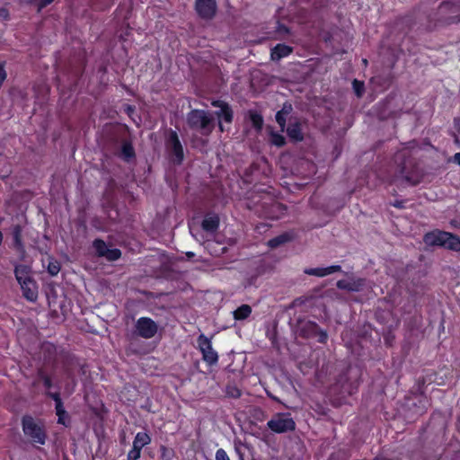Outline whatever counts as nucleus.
<instances>
[{
    "label": "nucleus",
    "instance_id": "obj_1",
    "mask_svg": "<svg viewBox=\"0 0 460 460\" xmlns=\"http://www.w3.org/2000/svg\"><path fill=\"white\" fill-rule=\"evenodd\" d=\"M246 207L259 217L278 220L286 215L288 208L267 192H260L248 199Z\"/></svg>",
    "mask_w": 460,
    "mask_h": 460
},
{
    "label": "nucleus",
    "instance_id": "obj_2",
    "mask_svg": "<svg viewBox=\"0 0 460 460\" xmlns=\"http://www.w3.org/2000/svg\"><path fill=\"white\" fill-rule=\"evenodd\" d=\"M394 162L398 164L396 174L387 181L393 183L396 178H402L409 185H418L423 177L422 172L414 159L411 156L410 152L402 150L397 152L394 155Z\"/></svg>",
    "mask_w": 460,
    "mask_h": 460
},
{
    "label": "nucleus",
    "instance_id": "obj_3",
    "mask_svg": "<svg viewBox=\"0 0 460 460\" xmlns=\"http://www.w3.org/2000/svg\"><path fill=\"white\" fill-rule=\"evenodd\" d=\"M21 425L24 436L31 444L41 446L46 444L48 433L43 420L25 414L22 417Z\"/></svg>",
    "mask_w": 460,
    "mask_h": 460
},
{
    "label": "nucleus",
    "instance_id": "obj_4",
    "mask_svg": "<svg viewBox=\"0 0 460 460\" xmlns=\"http://www.w3.org/2000/svg\"><path fill=\"white\" fill-rule=\"evenodd\" d=\"M429 22L434 26H444L460 22V0L444 1L440 4L434 17L429 15Z\"/></svg>",
    "mask_w": 460,
    "mask_h": 460
},
{
    "label": "nucleus",
    "instance_id": "obj_5",
    "mask_svg": "<svg viewBox=\"0 0 460 460\" xmlns=\"http://www.w3.org/2000/svg\"><path fill=\"white\" fill-rule=\"evenodd\" d=\"M187 124L189 128L208 137L215 128L213 115L205 110H191L187 115Z\"/></svg>",
    "mask_w": 460,
    "mask_h": 460
},
{
    "label": "nucleus",
    "instance_id": "obj_6",
    "mask_svg": "<svg viewBox=\"0 0 460 460\" xmlns=\"http://www.w3.org/2000/svg\"><path fill=\"white\" fill-rule=\"evenodd\" d=\"M423 242L428 246H439L454 252L460 251V238L455 234L438 229L426 233Z\"/></svg>",
    "mask_w": 460,
    "mask_h": 460
},
{
    "label": "nucleus",
    "instance_id": "obj_7",
    "mask_svg": "<svg viewBox=\"0 0 460 460\" xmlns=\"http://www.w3.org/2000/svg\"><path fill=\"white\" fill-rule=\"evenodd\" d=\"M296 332L304 339H316L319 343L325 344L328 341V333L315 322L310 320H298Z\"/></svg>",
    "mask_w": 460,
    "mask_h": 460
},
{
    "label": "nucleus",
    "instance_id": "obj_8",
    "mask_svg": "<svg viewBox=\"0 0 460 460\" xmlns=\"http://www.w3.org/2000/svg\"><path fill=\"white\" fill-rule=\"evenodd\" d=\"M359 385L358 378L352 379L349 376V372L345 371L339 375L332 390L337 393L341 398H346L358 392Z\"/></svg>",
    "mask_w": 460,
    "mask_h": 460
},
{
    "label": "nucleus",
    "instance_id": "obj_9",
    "mask_svg": "<svg viewBox=\"0 0 460 460\" xmlns=\"http://www.w3.org/2000/svg\"><path fill=\"white\" fill-rule=\"evenodd\" d=\"M165 147L170 162L181 165L184 160V150L176 131L171 129L165 140Z\"/></svg>",
    "mask_w": 460,
    "mask_h": 460
},
{
    "label": "nucleus",
    "instance_id": "obj_10",
    "mask_svg": "<svg viewBox=\"0 0 460 460\" xmlns=\"http://www.w3.org/2000/svg\"><path fill=\"white\" fill-rule=\"evenodd\" d=\"M267 428L273 433L282 434L296 429V422L289 412H278L267 422Z\"/></svg>",
    "mask_w": 460,
    "mask_h": 460
},
{
    "label": "nucleus",
    "instance_id": "obj_11",
    "mask_svg": "<svg viewBox=\"0 0 460 460\" xmlns=\"http://www.w3.org/2000/svg\"><path fill=\"white\" fill-rule=\"evenodd\" d=\"M198 349L202 355L203 361L208 366H215L218 362V354L212 346L211 339L201 333L197 338Z\"/></svg>",
    "mask_w": 460,
    "mask_h": 460
},
{
    "label": "nucleus",
    "instance_id": "obj_12",
    "mask_svg": "<svg viewBox=\"0 0 460 460\" xmlns=\"http://www.w3.org/2000/svg\"><path fill=\"white\" fill-rule=\"evenodd\" d=\"M211 105L219 110L214 111V115L218 120V128L221 132L225 131L223 122L231 124L234 120V111L231 105L222 100H213Z\"/></svg>",
    "mask_w": 460,
    "mask_h": 460
},
{
    "label": "nucleus",
    "instance_id": "obj_13",
    "mask_svg": "<svg viewBox=\"0 0 460 460\" xmlns=\"http://www.w3.org/2000/svg\"><path fill=\"white\" fill-rule=\"evenodd\" d=\"M135 329L137 336L147 340L155 336L158 325L153 319L143 316L137 320Z\"/></svg>",
    "mask_w": 460,
    "mask_h": 460
},
{
    "label": "nucleus",
    "instance_id": "obj_14",
    "mask_svg": "<svg viewBox=\"0 0 460 460\" xmlns=\"http://www.w3.org/2000/svg\"><path fill=\"white\" fill-rule=\"evenodd\" d=\"M93 247L95 251L96 256L105 258L108 261H118L122 254L121 251L118 248L110 249L106 243L101 238L93 240Z\"/></svg>",
    "mask_w": 460,
    "mask_h": 460
},
{
    "label": "nucleus",
    "instance_id": "obj_15",
    "mask_svg": "<svg viewBox=\"0 0 460 460\" xmlns=\"http://www.w3.org/2000/svg\"><path fill=\"white\" fill-rule=\"evenodd\" d=\"M195 12L203 20H212L217 11V0H195Z\"/></svg>",
    "mask_w": 460,
    "mask_h": 460
},
{
    "label": "nucleus",
    "instance_id": "obj_16",
    "mask_svg": "<svg viewBox=\"0 0 460 460\" xmlns=\"http://www.w3.org/2000/svg\"><path fill=\"white\" fill-rule=\"evenodd\" d=\"M46 396L51 398L55 402V411L58 416V423L65 427H69L71 419L66 411L60 394L58 392H46Z\"/></svg>",
    "mask_w": 460,
    "mask_h": 460
},
{
    "label": "nucleus",
    "instance_id": "obj_17",
    "mask_svg": "<svg viewBox=\"0 0 460 460\" xmlns=\"http://www.w3.org/2000/svg\"><path fill=\"white\" fill-rule=\"evenodd\" d=\"M289 140L293 143L302 142L305 138L301 119L295 116H290L288 124L286 126L285 130Z\"/></svg>",
    "mask_w": 460,
    "mask_h": 460
},
{
    "label": "nucleus",
    "instance_id": "obj_18",
    "mask_svg": "<svg viewBox=\"0 0 460 460\" xmlns=\"http://www.w3.org/2000/svg\"><path fill=\"white\" fill-rule=\"evenodd\" d=\"M367 280L364 278L351 279L349 280L340 279L336 283V287L341 290L350 292H360L366 287Z\"/></svg>",
    "mask_w": 460,
    "mask_h": 460
},
{
    "label": "nucleus",
    "instance_id": "obj_19",
    "mask_svg": "<svg viewBox=\"0 0 460 460\" xmlns=\"http://www.w3.org/2000/svg\"><path fill=\"white\" fill-rule=\"evenodd\" d=\"M22 291V296L30 302H35L38 298V285L32 279H27L22 283H19Z\"/></svg>",
    "mask_w": 460,
    "mask_h": 460
},
{
    "label": "nucleus",
    "instance_id": "obj_20",
    "mask_svg": "<svg viewBox=\"0 0 460 460\" xmlns=\"http://www.w3.org/2000/svg\"><path fill=\"white\" fill-rule=\"evenodd\" d=\"M219 225L220 217L215 212H208L201 222V227L207 233H216L219 228Z\"/></svg>",
    "mask_w": 460,
    "mask_h": 460
},
{
    "label": "nucleus",
    "instance_id": "obj_21",
    "mask_svg": "<svg viewBox=\"0 0 460 460\" xmlns=\"http://www.w3.org/2000/svg\"><path fill=\"white\" fill-rule=\"evenodd\" d=\"M114 155L124 162L129 163L136 158V151L130 140L124 139L121 143V147Z\"/></svg>",
    "mask_w": 460,
    "mask_h": 460
},
{
    "label": "nucleus",
    "instance_id": "obj_22",
    "mask_svg": "<svg viewBox=\"0 0 460 460\" xmlns=\"http://www.w3.org/2000/svg\"><path fill=\"white\" fill-rule=\"evenodd\" d=\"M293 111V106L289 102H285L282 108L277 111L275 119L280 128L281 132H284L288 118L289 119L290 114Z\"/></svg>",
    "mask_w": 460,
    "mask_h": 460
},
{
    "label": "nucleus",
    "instance_id": "obj_23",
    "mask_svg": "<svg viewBox=\"0 0 460 460\" xmlns=\"http://www.w3.org/2000/svg\"><path fill=\"white\" fill-rule=\"evenodd\" d=\"M341 270L340 265H331L324 268H306L304 270V273L309 276L323 278L335 272H341Z\"/></svg>",
    "mask_w": 460,
    "mask_h": 460
},
{
    "label": "nucleus",
    "instance_id": "obj_24",
    "mask_svg": "<svg viewBox=\"0 0 460 460\" xmlns=\"http://www.w3.org/2000/svg\"><path fill=\"white\" fill-rule=\"evenodd\" d=\"M13 246L19 253L25 252V246L22 242V227L21 225L12 226Z\"/></svg>",
    "mask_w": 460,
    "mask_h": 460
},
{
    "label": "nucleus",
    "instance_id": "obj_25",
    "mask_svg": "<svg viewBox=\"0 0 460 460\" xmlns=\"http://www.w3.org/2000/svg\"><path fill=\"white\" fill-rule=\"evenodd\" d=\"M429 405H430L429 401L426 396L420 397L417 400V402L412 403L413 413L410 418L412 420H414L417 418H419L420 416H422L424 413H426Z\"/></svg>",
    "mask_w": 460,
    "mask_h": 460
},
{
    "label": "nucleus",
    "instance_id": "obj_26",
    "mask_svg": "<svg viewBox=\"0 0 460 460\" xmlns=\"http://www.w3.org/2000/svg\"><path fill=\"white\" fill-rule=\"evenodd\" d=\"M292 52V47L284 43H279L271 49L270 57L273 61H279L289 56Z\"/></svg>",
    "mask_w": 460,
    "mask_h": 460
},
{
    "label": "nucleus",
    "instance_id": "obj_27",
    "mask_svg": "<svg viewBox=\"0 0 460 460\" xmlns=\"http://www.w3.org/2000/svg\"><path fill=\"white\" fill-rule=\"evenodd\" d=\"M14 276L18 283H22L27 279H32L31 276V267L24 264L14 265Z\"/></svg>",
    "mask_w": 460,
    "mask_h": 460
},
{
    "label": "nucleus",
    "instance_id": "obj_28",
    "mask_svg": "<svg viewBox=\"0 0 460 460\" xmlns=\"http://www.w3.org/2000/svg\"><path fill=\"white\" fill-rule=\"evenodd\" d=\"M151 441V436L147 432H137L134 438L132 447L142 451V448L149 445Z\"/></svg>",
    "mask_w": 460,
    "mask_h": 460
},
{
    "label": "nucleus",
    "instance_id": "obj_29",
    "mask_svg": "<svg viewBox=\"0 0 460 460\" xmlns=\"http://www.w3.org/2000/svg\"><path fill=\"white\" fill-rule=\"evenodd\" d=\"M292 239L293 235L290 233L286 232L269 240L268 245L272 249L278 248L279 246L292 241Z\"/></svg>",
    "mask_w": 460,
    "mask_h": 460
},
{
    "label": "nucleus",
    "instance_id": "obj_30",
    "mask_svg": "<svg viewBox=\"0 0 460 460\" xmlns=\"http://www.w3.org/2000/svg\"><path fill=\"white\" fill-rule=\"evenodd\" d=\"M252 312L251 305L243 304L233 312V316L235 321H243L250 317Z\"/></svg>",
    "mask_w": 460,
    "mask_h": 460
},
{
    "label": "nucleus",
    "instance_id": "obj_31",
    "mask_svg": "<svg viewBox=\"0 0 460 460\" xmlns=\"http://www.w3.org/2000/svg\"><path fill=\"white\" fill-rule=\"evenodd\" d=\"M413 19H414L413 14L404 15V16L397 19L396 25L407 27L406 29H404V28L402 29L404 33H407L412 28Z\"/></svg>",
    "mask_w": 460,
    "mask_h": 460
},
{
    "label": "nucleus",
    "instance_id": "obj_32",
    "mask_svg": "<svg viewBox=\"0 0 460 460\" xmlns=\"http://www.w3.org/2000/svg\"><path fill=\"white\" fill-rule=\"evenodd\" d=\"M38 377L42 381L44 387L50 392V388L53 386L52 378L43 369L38 370Z\"/></svg>",
    "mask_w": 460,
    "mask_h": 460
},
{
    "label": "nucleus",
    "instance_id": "obj_33",
    "mask_svg": "<svg viewBox=\"0 0 460 460\" xmlns=\"http://www.w3.org/2000/svg\"><path fill=\"white\" fill-rule=\"evenodd\" d=\"M250 120L254 128L261 130L263 126V118L260 113L251 112Z\"/></svg>",
    "mask_w": 460,
    "mask_h": 460
},
{
    "label": "nucleus",
    "instance_id": "obj_34",
    "mask_svg": "<svg viewBox=\"0 0 460 460\" xmlns=\"http://www.w3.org/2000/svg\"><path fill=\"white\" fill-rule=\"evenodd\" d=\"M270 142L277 147H282L286 145V138L278 132H272L270 134Z\"/></svg>",
    "mask_w": 460,
    "mask_h": 460
},
{
    "label": "nucleus",
    "instance_id": "obj_35",
    "mask_svg": "<svg viewBox=\"0 0 460 460\" xmlns=\"http://www.w3.org/2000/svg\"><path fill=\"white\" fill-rule=\"evenodd\" d=\"M60 263L57 260H50L47 270L50 276H57L60 271Z\"/></svg>",
    "mask_w": 460,
    "mask_h": 460
},
{
    "label": "nucleus",
    "instance_id": "obj_36",
    "mask_svg": "<svg viewBox=\"0 0 460 460\" xmlns=\"http://www.w3.org/2000/svg\"><path fill=\"white\" fill-rule=\"evenodd\" d=\"M226 394L230 398L237 399L241 397L242 391L235 385H227Z\"/></svg>",
    "mask_w": 460,
    "mask_h": 460
},
{
    "label": "nucleus",
    "instance_id": "obj_37",
    "mask_svg": "<svg viewBox=\"0 0 460 460\" xmlns=\"http://www.w3.org/2000/svg\"><path fill=\"white\" fill-rule=\"evenodd\" d=\"M352 87H353L355 94L360 98L365 92L364 82L358 81V79H354L352 81Z\"/></svg>",
    "mask_w": 460,
    "mask_h": 460
},
{
    "label": "nucleus",
    "instance_id": "obj_38",
    "mask_svg": "<svg viewBox=\"0 0 460 460\" xmlns=\"http://www.w3.org/2000/svg\"><path fill=\"white\" fill-rule=\"evenodd\" d=\"M28 4H36L38 13L41 12L48 5L51 4L55 0H26Z\"/></svg>",
    "mask_w": 460,
    "mask_h": 460
},
{
    "label": "nucleus",
    "instance_id": "obj_39",
    "mask_svg": "<svg viewBox=\"0 0 460 460\" xmlns=\"http://www.w3.org/2000/svg\"><path fill=\"white\" fill-rule=\"evenodd\" d=\"M141 456V450L132 447V448L128 452L127 460H138Z\"/></svg>",
    "mask_w": 460,
    "mask_h": 460
},
{
    "label": "nucleus",
    "instance_id": "obj_40",
    "mask_svg": "<svg viewBox=\"0 0 460 460\" xmlns=\"http://www.w3.org/2000/svg\"><path fill=\"white\" fill-rule=\"evenodd\" d=\"M216 460H230L225 449L219 448L216 452Z\"/></svg>",
    "mask_w": 460,
    "mask_h": 460
},
{
    "label": "nucleus",
    "instance_id": "obj_41",
    "mask_svg": "<svg viewBox=\"0 0 460 460\" xmlns=\"http://www.w3.org/2000/svg\"><path fill=\"white\" fill-rule=\"evenodd\" d=\"M0 19L4 21L10 20V13L9 10L5 7H0Z\"/></svg>",
    "mask_w": 460,
    "mask_h": 460
},
{
    "label": "nucleus",
    "instance_id": "obj_42",
    "mask_svg": "<svg viewBox=\"0 0 460 460\" xmlns=\"http://www.w3.org/2000/svg\"><path fill=\"white\" fill-rule=\"evenodd\" d=\"M44 353L48 352L49 354H55L56 347L51 343H47L43 345Z\"/></svg>",
    "mask_w": 460,
    "mask_h": 460
},
{
    "label": "nucleus",
    "instance_id": "obj_43",
    "mask_svg": "<svg viewBox=\"0 0 460 460\" xmlns=\"http://www.w3.org/2000/svg\"><path fill=\"white\" fill-rule=\"evenodd\" d=\"M392 206L396 208H405V200H395L394 202L392 203Z\"/></svg>",
    "mask_w": 460,
    "mask_h": 460
},
{
    "label": "nucleus",
    "instance_id": "obj_44",
    "mask_svg": "<svg viewBox=\"0 0 460 460\" xmlns=\"http://www.w3.org/2000/svg\"><path fill=\"white\" fill-rule=\"evenodd\" d=\"M454 125L456 128L457 132L460 134V118H455L454 119Z\"/></svg>",
    "mask_w": 460,
    "mask_h": 460
},
{
    "label": "nucleus",
    "instance_id": "obj_45",
    "mask_svg": "<svg viewBox=\"0 0 460 460\" xmlns=\"http://www.w3.org/2000/svg\"><path fill=\"white\" fill-rule=\"evenodd\" d=\"M453 160L455 163H456L458 165H460V153L455 154Z\"/></svg>",
    "mask_w": 460,
    "mask_h": 460
},
{
    "label": "nucleus",
    "instance_id": "obj_46",
    "mask_svg": "<svg viewBox=\"0 0 460 460\" xmlns=\"http://www.w3.org/2000/svg\"><path fill=\"white\" fill-rule=\"evenodd\" d=\"M111 140L116 145L118 143V137H111Z\"/></svg>",
    "mask_w": 460,
    "mask_h": 460
},
{
    "label": "nucleus",
    "instance_id": "obj_47",
    "mask_svg": "<svg viewBox=\"0 0 460 460\" xmlns=\"http://www.w3.org/2000/svg\"><path fill=\"white\" fill-rule=\"evenodd\" d=\"M268 395H269L270 398H272L273 400L278 401V399H277L276 397H274V396L270 395V394H268Z\"/></svg>",
    "mask_w": 460,
    "mask_h": 460
},
{
    "label": "nucleus",
    "instance_id": "obj_48",
    "mask_svg": "<svg viewBox=\"0 0 460 460\" xmlns=\"http://www.w3.org/2000/svg\"><path fill=\"white\" fill-rule=\"evenodd\" d=\"M362 61H363V64H365V65L367 64V60L366 58H364Z\"/></svg>",
    "mask_w": 460,
    "mask_h": 460
}]
</instances>
